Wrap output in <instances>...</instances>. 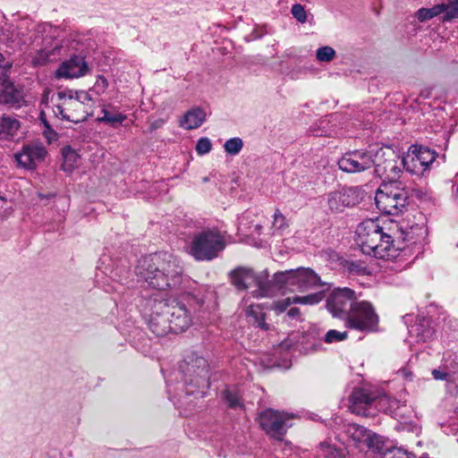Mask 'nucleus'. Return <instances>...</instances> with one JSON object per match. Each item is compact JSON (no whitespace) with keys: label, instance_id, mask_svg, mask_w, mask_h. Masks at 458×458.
Instances as JSON below:
<instances>
[{"label":"nucleus","instance_id":"7ed1b4c3","mask_svg":"<svg viewBox=\"0 0 458 458\" xmlns=\"http://www.w3.org/2000/svg\"><path fill=\"white\" fill-rule=\"evenodd\" d=\"M89 93L81 91L73 96L72 93L60 91L57 93V103L54 108L56 117L78 123L87 119L89 114L86 110L85 101H90Z\"/></svg>","mask_w":458,"mask_h":458},{"label":"nucleus","instance_id":"5701e85b","mask_svg":"<svg viewBox=\"0 0 458 458\" xmlns=\"http://www.w3.org/2000/svg\"><path fill=\"white\" fill-rule=\"evenodd\" d=\"M21 128V123L15 116L3 114L0 117V140H16Z\"/></svg>","mask_w":458,"mask_h":458},{"label":"nucleus","instance_id":"3c124183","mask_svg":"<svg viewBox=\"0 0 458 458\" xmlns=\"http://www.w3.org/2000/svg\"><path fill=\"white\" fill-rule=\"evenodd\" d=\"M301 312L298 308H291L288 312L287 316L291 318H296L300 316Z\"/></svg>","mask_w":458,"mask_h":458},{"label":"nucleus","instance_id":"79ce46f5","mask_svg":"<svg viewBox=\"0 0 458 458\" xmlns=\"http://www.w3.org/2000/svg\"><path fill=\"white\" fill-rule=\"evenodd\" d=\"M292 297H287L285 299L277 301L273 303L272 309L277 313H283L288 309L290 305L293 304V301H292Z\"/></svg>","mask_w":458,"mask_h":458},{"label":"nucleus","instance_id":"b1692460","mask_svg":"<svg viewBox=\"0 0 458 458\" xmlns=\"http://www.w3.org/2000/svg\"><path fill=\"white\" fill-rule=\"evenodd\" d=\"M449 4L448 3H442L434 5L431 8H420L416 12L415 17L420 21L424 22L430 20L441 13H444L443 21H450L452 19H446L449 14Z\"/></svg>","mask_w":458,"mask_h":458},{"label":"nucleus","instance_id":"49530a36","mask_svg":"<svg viewBox=\"0 0 458 458\" xmlns=\"http://www.w3.org/2000/svg\"><path fill=\"white\" fill-rule=\"evenodd\" d=\"M449 4V14L446 19H455L458 18V0L448 2Z\"/></svg>","mask_w":458,"mask_h":458},{"label":"nucleus","instance_id":"de8ad7c7","mask_svg":"<svg viewBox=\"0 0 458 458\" xmlns=\"http://www.w3.org/2000/svg\"><path fill=\"white\" fill-rule=\"evenodd\" d=\"M417 230L422 231L423 228L419 227L418 225L411 226L410 231L403 233L404 234L403 240L407 241V242H416V240H414V237H413V233H414V231H417Z\"/></svg>","mask_w":458,"mask_h":458},{"label":"nucleus","instance_id":"6e6552de","mask_svg":"<svg viewBox=\"0 0 458 458\" xmlns=\"http://www.w3.org/2000/svg\"><path fill=\"white\" fill-rule=\"evenodd\" d=\"M378 322V315L373 305L367 301H360L354 304L345 319L347 327L367 333L376 331Z\"/></svg>","mask_w":458,"mask_h":458},{"label":"nucleus","instance_id":"58836bf2","mask_svg":"<svg viewBox=\"0 0 458 458\" xmlns=\"http://www.w3.org/2000/svg\"><path fill=\"white\" fill-rule=\"evenodd\" d=\"M12 63L7 61L3 54L0 53V83L9 76Z\"/></svg>","mask_w":458,"mask_h":458},{"label":"nucleus","instance_id":"f8f14e48","mask_svg":"<svg viewBox=\"0 0 458 458\" xmlns=\"http://www.w3.org/2000/svg\"><path fill=\"white\" fill-rule=\"evenodd\" d=\"M293 419V415L275 411L273 409H267L261 411L259 415V423L260 428L271 437L281 440L286 434L288 428L291 425L288 421Z\"/></svg>","mask_w":458,"mask_h":458},{"label":"nucleus","instance_id":"9d476101","mask_svg":"<svg viewBox=\"0 0 458 458\" xmlns=\"http://www.w3.org/2000/svg\"><path fill=\"white\" fill-rule=\"evenodd\" d=\"M375 173L387 183L397 184L402 174L401 161L391 148H380L375 151Z\"/></svg>","mask_w":458,"mask_h":458},{"label":"nucleus","instance_id":"09e8293b","mask_svg":"<svg viewBox=\"0 0 458 458\" xmlns=\"http://www.w3.org/2000/svg\"><path fill=\"white\" fill-rule=\"evenodd\" d=\"M293 301V304H303V305H309L308 303V296H294L292 297Z\"/></svg>","mask_w":458,"mask_h":458},{"label":"nucleus","instance_id":"a211bd4d","mask_svg":"<svg viewBox=\"0 0 458 458\" xmlns=\"http://www.w3.org/2000/svg\"><path fill=\"white\" fill-rule=\"evenodd\" d=\"M345 433L356 447L379 448V445L382 444L377 434L356 423L348 424Z\"/></svg>","mask_w":458,"mask_h":458},{"label":"nucleus","instance_id":"4c0bfd02","mask_svg":"<svg viewBox=\"0 0 458 458\" xmlns=\"http://www.w3.org/2000/svg\"><path fill=\"white\" fill-rule=\"evenodd\" d=\"M291 13L293 16L301 23H304L307 21V13L304 7L300 4H295L292 6Z\"/></svg>","mask_w":458,"mask_h":458},{"label":"nucleus","instance_id":"a19ab883","mask_svg":"<svg viewBox=\"0 0 458 458\" xmlns=\"http://www.w3.org/2000/svg\"><path fill=\"white\" fill-rule=\"evenodd\" d=\"M211 141L208 138H200L196 145V151L199 155H205L211 150Z\"/></svg>","mask_w":458,"mask_h":458},{"label":"nucleus","instance_id":"c9c22d12","mask_svg":"<svg viewBox=\"0 0 458 458\" xmlns=\"http://www.w3.org/2000/svg\"><path fill=\"white\" fill-rule=\"evenodd\" d=\"M348 334L347 332H339L335 329L328 330L325 335V342L327 344H332L335 342H341L347 339Z\"/></svg>","mask_w":458,"mask_h":458},{"label":"nucleus","instance_id":"5fc2aeb1","mask_svg":"<svg viewBox=\"0 0 458 458\" xmlns=\"http://www.w3.org/2000/svg\"><path fill=\"white\" fill-rule=\"evenodd\" d=\"M5 204V199L0 197V209L4 208V205Z\"/></svg>","mask_w":458,"mask_h":458},{"label":"nucleus","instance_id":"f704fd0d","mask_svg":"<svg viewBox=\"0 0 458 458\" xmlns=\"http://www.w3.org/2000/svg\"><path fill=\"white\" fill-rule=\"evenodd\" d=\"M335 56V51L333 47L325 46L317 49L316 58L319 62H330Z\"/></svg>","mask_w":458,"mask_h":458},{"label":"nucleus","instance_id":"393cba45","mask_svg":"<svg viewBox=\"0 0 458 458\" xmlns=\"http://www.w3.org/2000/svg\"><path fill=\"white\" fill-rule=\"evenodd\" d=\"M205 119V112L199 107H195L183 115V118L180 121V126L186 130L197 129L204 123Z\"/></svg>","mask_w":458,"mask_h":458},{"label":"nucleus","instance_id":"bb28decb","mask_svg":"<svg viewBox=\"0 0 458 458\" xmlns=\"http://www.w3.org/2000/svg\"><path fill=\"white\" fill-rule=\"evenodd\" d=\"M431 374L436 380L454 381L458 371L456 369L452 370L448 366L445 365L433 369Z\"/></svg>","mask_w":458,"mask_h":458},{"label":"nucleus","instance_id":"20e7f679","mask_svg":"<svg viewBox=\"0 0 458 458\" xmlns=\"http://www.w3.org/2000/svg\"><path fill=\"white\" fill-rule=\"evenodd\" d=\"M226 246L225 239L217 230H203L196 233L191 241L190 254L199 261H210Z\"/></svg>","mask_w":458,"mask_h":458},{"label":"nucleus","instance_id":"9b49d317","mask_svg":"<svg viewBox=\"0 0 458 458\" xmlns=\"http://www.w3.org/2000/svg\"><path fill=\"white\" fill-rule=\"evenodd\" d=\"M437 154L427 147L411 145L401 164L411 174L423 175L434 163Z\"/></svg>","mask_w":458,"mask_h":458},{"label":"nucleus","instance_id":"412c9836","mask_svg":"<svg viewBox=\"0 0 458 458\" xmlns=\"http://www.w3.org/2000/svg\"><path fill=\"white\" fill-rule=\"evenodd\" d=\"M89 71L85 58L81 55H73L63 62L56 69V78L73 79L84 76Z\"/></svg>","mask_w":458,"mask_h":458},{"label":"nucleus","instance_id":"c85d7f7f","mask_svg":"<svg viewBox=\"0 0 458 458\" xmlns=\"http://www.w3.org/2000/svg\"><path fill=\"white\" fill-rule=\"evenodd\" d=\"M63 154L64 162L62 165V169L64 172L72 173L78 162L79 156L74 150L71 148H68L67 150L64 149Z\"/></svg>","mask_w":458,"mask_h":458},{"label":"nucleus","instance_id":"a18cd8bd","mask_svg":"<svg viewBox=\"0 0 458 458\" xmlns=\"http://www.w3.org/2000/svg\"><path fill=\"white\" fill-rule=\"evenodd\" d=\"M391 458H415V456L402 448H395L391 451Z\"/></svg>","mask_w":458,"mask_h":458},{"label":"nucleus","instance_id":"37998d69","mask_svg":"<svg viewBox=\"0 0 458 458\" xmlns=\"http://www.w3.org/2000/svg\"><path fill=\"white\" fill-rule=\"evenodd\" d=\"M388 401V398L386 394L377 395L375 394V403L373 408L375 409V412L377 411H386V403Z\"/></svg>","mask_w":458,"mask_h":458},{"label":"nucleus","instance_id":"1a4fd4ad","mask_svg":"<svg viewBox=\"0 0 458 458\" xmlns=\"http://www.w3.org/2000/svg\"><path fill=\"white\" fill-rule=\"evenodd\" d=\"M229 276L231 284L238 291H245L251 286H256L257 290L253 292L255 297L267 296V275H257L251 268L239 267L232 270Z\"/></svg>","mask_w":458,"mask_h":458},{"label":"nucleus","instance_id":"e433bc0d","mask_svg":"<svg viewBox=\"0 0 458 458\" xmlns=\"http://www.w3.org/2000/svg\"><path fill=\"white\" fill-rule=\"evenodd\" d=\"M107 87V80L103 75H98L94 86L90 89V91L98 96H100L106 92Z\"/></svg>","mask_w":458,"mask_h":458},{"label":"nucleus","instance_id":"4be33fe9","mask_svg":"<svg viewBox=\"0 0 458 458\" xmlns=\"http://www.w3.org/2000/svg\"><path fill=\"white\" fill-rule=\"evenodd\" d=\"M0 85V105H10L13 106H20L24 102L23 87L15 85L9 76L4 80Z\"/></svg>","mask_w":458,"mask_h":458},{"label":"nucleus","instance_id":"4d7b16f0","mask_svg":"<svg viewBox=\"0 0 458 458\" xmlns=\"http://www.w3.org/2000/svg\"><path fill=\"white\" fill-rule=\"evenodd\" d=\"M454 367H455V369H458V364H457V363H454Z\"/></svg>","mask_w":458,"mask_h":458},{"label":"nucleus","instance_id":"864d4df0","mask_svg":"<svg viewBox=\"0 0 458 458\" xmlns=\"http://www.w3.org/2000/svg\"><path fill=\"white\" fill-rule=\"evenodd\" d=\"M453 197H454V201L458 203V185H457V188L455 189V191H454Z\"/></svg>","mask_w":458,"mask_h":458},{"label":"nucleus","instance_id":"39448f33","mask_svg":"<svg viewBox=\"0 0 458 458\" xmlns=\"http://www.w3.org/2000/svg\"><path fill=\"white\" fill-rule=\"evenodd\" d=\"M375 202L381 212L398 216L406 209L408 194L404 189L395 184L384 182L376 191Z\"/></svg>","mask_w":458,"mask_h":458},{"label":"nucleus","instance_id":"603ef678","mask_svg":"<svg viewBox=\"0 0 458 458\" xmlns=\"http://www.w3.org/2000/svg\"><path fill=\"white\" fill-rule=\"evenodd\" d=\"M40 119L42 121V123H44L45 127L50 131V125L48 123V122L46 120V118L44 117V113H41L40 114Z\"/></svg>","mask_w":458,"mask_h":458},{"label":"nucleus","instance_id":"f03ea898","mask_svg":"<svg viewBox=\"0 0 458 458\" xmlns=\"http://www.w3.org/2000/svg\"><path fill=\"white\" fill-rule=\"evenodd\" d=\"M356 242L362 253L381 259H392L398 256L401 248L395 246L394 236L386 231V224L378 220L362 221L356 230Z\"/></svg>","mask_w":458,"mask_h":458},{"label":"nucleus","instance_id":"0eeeda50","mask_svg":"<svg viewBox=\"0 0 458 458\" xmlns=\"http://www.w3.org/2000/svg\"><path fill=\"white\" fill-rule=\"evenodd\" d=\"M274 281L279 287L295 286L300 292L323 285L318 275L310 267L277 272L274 275Z\"/></svg>","mask_w":458,"mask_h":458},{"label":"nucleus","instance_id":"423d86ee","mask_svg":"<svg viewBox=\"0 0 458 458\" xmlns=\"http://www.w3.org/2000/svg\"><path fill=\"white\" fill-rule=\"evenodd\" d=\"M184 374L185 384L194 386V389L187 388V394H193L196 391L204 397L206 390L209 387L208 365L203 357H188L180 366Z\"/></svg>","mask_w":458,"mask_h":458},{"label":"nucleus","instance_id":"2eb2a0df","mask_svg":"<svg viewBox=\"0 0 458 458\" xmlns=\"http://www.w3.org/2000/svg\"><path fill=\"white\" fill-rule=\"evenodd\" d=\"M165 310L174 334L186 331L192 323V312L176 299H165Z\"/></svg>","mask_w":458,"mask_h":458},{"label":"nucleus","instance_id":"4468645a","mask_svg":"<svg viewBox=\"0 0 458 458\" xmlns=\"http://www.w3.org/2000/svg\"><path fill=\"white\" fill-rule=\"evenodd\" d=\"M373 150H354L345 153L339 160V168L349 174L361 173L372 168L376 163Z\"/></svg>","mask_w":458,"mask_h":458},{"label":"nucleus","instance_id":"cd10ccee","mask_svg":"<svg viewBox=\"0 0 458 458\" xmlns=\"http://www.w3.org/2000/svg\"><path fill=\"white\" fill-rule=\"evenodd\" d=\"M103 116L98 117V121L100 123H106L113 127H116L118 124H122L125 121L126 115L123 114H111L106 109L102 110Z\"/></svg>","mask_w":458,"mask_h":458},{"label":"nucleus","instance_id":"ddd939ff","mask_svg":"<svg viewBox=\"0 0 458 458\" xmlns=\"http://www.w3.org/2000/svg\"><path fill=\"white\" fill-rule=\"evenodd\" d=\"M357 302V296L353 290L348 287L337 288L328 296L327 307L334 317L345 320Z\"/></svg>","mask_w":458,"mask_h":458},{"label":"nucleus","instance_id":"7c9ffc66","mask_svg":"<svg viewBox=\"0 0 458 458\" xmlns=\"http://www.w3.org/2000/svg\"><path fill=\"white\" fill-rule=\"evenodd\" d=\"M344 268L350 274L356 276H365L370 273L367 266H365L364 263L360 261H346L344 264Z\"/></svg>","mask_w":458,"mask_h":458},{"label":"nucleus","instance_id":"f3484780","mask_svg":"<svg viewBox=\"0 0 458 458\" xmlns=\"http://www.w3.org/2000/svg\"><path fill=\"white\" fill-rule=\"evenodd\" d=\"M361 198L357 188H344L330 192L327 196V204L331 211L343 212L344 208L356 206Z\"/></svg>","mask_w":458,"mask_h":458},{"label":"nucleus","instance_id":"8fccbe9b","mask_svg":"<svg viewBox=\"0 0 458 458\" xmlns=\"http://www.w3.org/2000/svg\"><path fill=\"white\" fill-rule=\"evenodd\" d=\"M164 123H165V120L164 119H157V120L153 121L150 123V131H153L157 130L158 128L162 127V125Z\"/></svg>","mask_w":458,"mask_h":458},{"label":"nucleus","instance_id":"2f4dec72","mask_svg":"<svg viewBox=\"0 0 458 458\" xmlns=\"http://www.w3.org/2000/svg\"><path fill=\"white\" fill-rule=\"evenodd\" d=\"M243 147V141L241 138L235 137L227 140L224 144V148L228 155L235 156L239 154Z\"/></svg>","mask_w":458,"mask_h":458},{"label":"nucleus","instance_id":"6e6d98bb","mask_svg":"<svg viewBox=\"0 0 458 458\" xmlns=\"http://www.w3.org/2000/svg\"><path fill=\"white\" fill-rule=\"evenodd\" d=\"M429 336H431V331L429 329H428L426 331V337H429Z\"/></svg>","mask_w":458,"mask_h":458},{"label":"nucleus","instance_id":"6ab92c4d","mask_svg":"<svg viewBox=\"0 0 458 458\" xmlns=\"http://www.w3.org/2000/svg\"><path fill=\"white\" fill-rule=\"evenodd\" d=\"M375 394L365 389L356 388L350 396V410L363 417L375 416Z\"/></svg>","mask_w":458,"mask_h":458},{"label":"nucleus","instance_id":"ea45409f","mask_svg":"<svg viewBox=\"0 0 458 458\" xmlns=\"http://www.w3.org/2000/svg\"><path fill=\"white\" fill-rule=\"evenodd\" d=\"M286 226L287 224L285 216L278 209H276L274 214L273 228L275 230H283L286 228Z\"/></svg>","mask_w":458,"mask_h":458},{"label":"nucleus","instance_id":"aec40b11","mask_svg":"<svg viewBox=\"0 0 458 458\" xmlns=\"http://www.w3.org/2000/svg\"><path fill=\"white\" fill-rule=\"evenodd\" d=\"M47 154L40 143L24 145L21 150L14 155L18 165L25 169L33 170L38 163L43 161Z\"/></svg>","mask_w":458,"mask_h":458},{"label":"nucleus","instance_id":"dca6fc26","mask_svg":"<svg viewBox=\"0 0 458 458\" xmlns=\"http://www.w3.org/2000/svg\"><path fill=\"white\" fill-rule=\"evenodd\" d=\"M151 312L148 321L149 330L157 336H165L169 333H173L168 316L165 314V299H154L148 301Z\"/></svg>","mask_w":458,"mask_h":458},{"label":"nucleus","instance_id":"a878e982","mask_svg":"<svg viewBox=\"0 0 458 458\" xmlns=\"http://www.w3.org/2000/svg\"><path fill=\"white\" fill-rule=\"evenodd\" d=\"M247 316L253 318L258 327L264 330H268L269 327L265 322V314L259 305H250L247 309Z\"/></svg>","mask_w":458,"mask_h":458},{"label":"nucleus","instance_id":"c756f323","mask_svg":"<svg viewBox=\"0 0 458 458\" xmlns=\"http://www.w3.org/2000/svg\"><path fill=\"white\" fill-rule=\"evenodd\" d=\"M61 51V47L58 45L55 46L51 50L42 49L38 51V55L36 56L34 62L37 64H43L47 62H51L55 60V56L56 54H59Z\"/></svg>","mask_w":458,"mask_h":458},{"label":"nucleus","instance_id":"72a5a7b5","mask_svg":"<svg viewBox=\"0 0 458 458\" xmlns=\"http://www.w3.org/2000/svg\"><path fill=\"white\" fill-rule=\"evenodd\" d=\"M223 398L227 403L228 407L232 409H236L242 406L239 394L235 391L225 389L223 392Z\"/></svg>","mask_w":458,"mask_h":458},{"label":"nucleus","instance_id":"f257e3e1","mask_svg":"<svg viewBox=\"0 0 458 458\" xmlns=\"http://www.w3.org/2000/svg\"><path fill=\"white\" fill-rule=\"evenodd\" d=\"M136 273L150 287L160 291L175 288L182 281L180 261L167 252L142 258L136 267Z\"/></svg>","mask_w":458,"mask_h":458},{"label":"nucleus","instance_id":"473e14b6","mask_svg":"<svg viewBox=\"0 0 458 458\" xmlns=\"http://www.w3.org/2000/svg\"><path fill=\"white\" fill-rule=\"evenodd\" d=\"M319 446L321 454L326 458H344L343 450L338 449L327 442L320 443Z\"/></svg>","mask_w":458,"mask_h":458},{"label":"nucleus","instance_id":"c03bdc74","mask_svg":"<svg viewBox=\"0 0 458 458\" xmlns=\"http://www.w3.org/2000/svg\"><path fill=\"white\" fill-rule=\"evenodd\" d=\"M307 296L309 305H314L319 303L325 298V293L323 291H319L311 294H308Z\"/></svg>","mask_w":458,"mask_h":458}]
</instances>
